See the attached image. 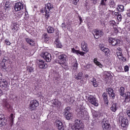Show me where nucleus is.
I'll list each match as a JSON object with an SVG mask.
<instances>
[{
    "label": "nucleus",
    "instance_id": "obj_7",
    "mask_svg": "<svg viewBox=\"0 0 130 130\" xmlns=\"http://www.w3.org/2000/svg\"><path fill=\"white\" fill-rule=\"evenodd\" d=\"M109 42L112 44L113 46H119L121 41L116 38H110L109 39Z\"/></svg>",
    "mask_w": 130,
    "mask_h": 130
},
{
    "label": "nucleus",
    "instance_id": "obj_3",
    "mask_svg": "<svg viewBox=\"0 0 130 130\" xmlns=\"http://www.w3.org/2000/svg\"><path fill=\"white\" fill-rule=\"evenodd\" d=\"M120 93L121 96L125 98V102H129L130 101V92H127L124 93V88L123 87H121L120 88Z\"/></svg>",
    "mask_w": 130,
    "mask_h": 130
},
{
    "label": "nucleus",
    "instance_id": "obj_47",
    "mask_svg": "<svg viewBox=\"0 0 130 130\" xmlns=\"http://www.w3.org/2000/svg\"><path fill=\"white\" fill-rule=\"evenodd\" d=\"M103 96L104 97V99L105 100V101H106V100H107V94H106V93L104 92L103 94Z\"/></svg>",
    "mask_w": 130,
    "mask_h": 130
},
{
    "label": "nucleus",
    "instance_id": "obj_36",
    "mask_svg": "<svg viewBox=\"0 0 130 130\" xmlns=\"http://www.w3.org/2000/svg\"><path fill=\"white\" fill-rule=\"evenodd\" d=\"M102 51L104 52L105 55H108V54L110 53V50L109 49H108V48H106Z\"/></svg>",
    "mask_w": 130,
    "mask_h": 130
},
{
    "label": "nucleus",
    "instance_id": "obj_31",
    "mask_svg": "<svg viewBox=\"0 0 130 130\" xmlns=\"http://www.w3.org/2000/svg\"><path fill=\"white\" fill-rule=\"evenodd\" d=\"M47 31L48 33H49L50 34L54 33V28H53L51 26H49L47 28Z\"/></svg>",
    "mask_w": 130,
    "mask_h": 130
},
{
    "label": "nucleus",
    "instance_id": "obj_4",
    "mask_svg": "<svg viewBox=\"0 0 130 130\" xmlns=\"http://www.w3.org/2000/svg\"><path fill=\"white\" fill-rule=\"evenodd\" d=\"M53 8L52 4L50 3H48L46 4L45 7V17L46 19H48V17L50 16V10Z\"/></svg>",
    "mask_w": 130,
    "mask_h": 130
},
{
    "label": "nucleus",
    "instance_id": "obj_44",
    "mask_svg": "<svg viewBox=\"0 0 130 130\" xmlns=\"http://www.w3.org/2000/svg\"><path fill=\"white\" fill-rule=\"evenodd\" d=\"M106 48L104 47V44H100V49H101V50L102 51H103L104 49H106Z\"/></svg>",
    "mask_w": 130,
    "mask_h": 130
},
{
    "label": "nucleus",
    "instance_id": "obj_10",
    "mask_svg": "<svg viewBox=\"0 0 130 130\" xmlns=\"http://www.w3.org/2000/svg\"><path fill=\"white\" fill-rule=\"evenodd\" d=\"M2 73H0V87L1 88H8V82L5 79H3Z\"/></svg>",
    "mask_w": 130,
    "mask_h": 130
},
{
    "label": "nucleus",
    "instance_id": "obj_13",
    "mask_svg": "<svg viewBox=\"0 0 130 130\" xmlns=\"http://www.w3.org/2000/svg\"><path fill=\"white\" fill-rule=\"evenodd\" d=\"M24 9V5L22 3H17L15 4L14 7V10L16 12L19 11H21V10H23Z\"/></svg>",
    "mask_w": 130,
    "mask_h": 130
},
{
    "label": "nucleus",
    "instance_id": "obj_6",
    "mask_svg": "<svg viewBox=\"0 0 130 130\" xmlns=\"http://www.w3.org/2000/svg\"><path fill=\"white\" fill-rule=\"evenodd\" d=\"M41 56L45 59L47 62L51 61V54L48 52H42Z\"/></svg>",
    "mask_w": 130,
    "mask_h": 130
},
{
    "label": "nucleus",
    "instance_id": "obj_19",
    "mask_svg": "<svg viewBox=\"0 0 130 130\" xmlns=\"http://www.w3.org/2000/svg\"><path fill=\"white\" fill-rule=\"evenodd\" d=\"M39 67L40 69H46L47 68V64L44 61L40 60L39 61Z\"/></svg>",
    "mask_w": 130,
    "mask_h": 130
},
{
    "label": "nucleus",
    "instance_id": "obj_22",
    "mask_svg": "<svg viewBox=\"0 0 130 130\" xmlns=\"http://www.w3.org/2000/svg\"><path fill=\"white\" fill-rule=\"evenodd\" d=\"M15 118V115L13 114H11L10 115V117L9 118V122H10V127H12L13 126V124H14V119Z\"/></svg>",
    "mask_w": 130,
    "mask_h": 130
},
{
    "label": "nucleus",
    "instance_id": "obj_34",
    "mask_svg": "<svg viewBox=\"0 0 130 130\" xmlns=\"http://www.w3.org/2000/svg\"><path fill=\"white\" fill-rule=\"evenodd\" d=\"M64 115L66 117V119H68V120L71 119V118L73 117V113H72V112L65 114Z\"/></svg>",
    "mask_w": 130,
    "mask_h": 130
},
{
    "label": "nucleus",
    "instance_id": "obj_28",
    "mask_svg": "<svg viewBox=\"0 0 130 130\" xmlns=\"http://www.w3.org/2000/svg\"><path fill=\"white\" fill-rule=\"evenodd\" d=\"M55 44L56 45V47L58 48H61L62 46L61 45V43L59 41L58 39H56L55 41Z\"/></svg>",
    "mask_w": 130,
    "mask_h": 130
},
{
    "label": "nucleus",
    "instance_id": "obj_21",
    "mask_svg": "<svg viewBox=\"0 0 130 130\" xmlns=\"http://www.w3.org/2000/svg\"><path fill=\"white\" fill-rule=\"evenodd\" d=\"M72 52H73V53H75L76 54H80V55H84V54H85V52H82L80 50H77L76 49H75V48H72Z\"/></svg>",
    "mask_w": 130,
    "mask_h": 130
},
{
    "label": "nucleus",
    "instance_id": "obj_63",
    "mask_svg": "<svg viewBox=\"0 0 130 130\" xmlns=\"http://www.w3.org/2000/svg\"><path fill=\"white\" fill-rule=\"evenodd\" d=\"M15 29H16V30H18V29H17V28H15Z\"/></svg>",
    "mask_w": 130,
    "mask_h": 130
},
{
    "label": "nucleus",
    "instance_id": "obj_12",
    "mask_svg": "<svg viewBox=\"0 0 130 130\" xmlns=\"http://www.w3.org/2000/svg\"><path fill=\"white\" fill-rule=\"evenodd\" d=\"M117 55L120 60H124V61H125V59L123 57V56L122 55V50H121L120 48H117Z\"/></svg>",
    "mask_w": 130,
    "mask_h": 130
},
{
    "label": "nucleus",
    "instance_id": "obj_9",
    "mask_svg": "<svg viewBox=\"0 0 130 130\" xmlns=\"http://www.w3.org/2000/svg\"><path fill=\"white\" fill-rule=\"evenodd\" d=\"M104 33L102 30H99L98 29H94L93 31V35L94 36V38L95 39H98L100 38L101 36H103Z\"/></svg>",
    "mask_w": 130,
    "mask_h": 130
},
{
    "label": "nucleus",
    "instance_id": "obj_40",
    "mask_svg": "<svg viewBox=\"0 0 130 130\" xmlns=\"http://www.w3.org/2000/svg\"><path fill=\"white\" fill-rule=\"evenodd\" d=\"M109 24L113 27L114 26H116V22L114 20H111L109 22Z\"/></svg>",
    "mask_w": 130,
    "mask_h": 130
},
{
    "label": "nucleus",
    "instance_id": "obj_52",
    "mask_svg": "<svg viewBox=\"0 0 130 130\" xmlns=\"http://www.w3.org/2000/svg\"><path fill=\"white\" fill-rule=\"evenodd\" d=\"M124 69L125 72H128V66H125Z\"/></svg>",
    "mask_w": 130,
    "mask_h": 130
},
{
    "label": "nucleus",
    "instance_id": "obj_48",
    "mask_svg": "<svg viewBox=\"0 0 130 130\" xmlns=\"http://www.w3.org/2000/svg\"><path fill=\"white\" fill-rule=\"evenodd\" d=\"M5 43L7 45H11V42L9 41V39H6L5 40Z\"/></svg>",
    "mask_w": 130,
    "mask_h": 130
},
{
    "label": "nucleus",
    "instance_id": "obj_17",
    "mask_svg": "<svg viewBox=\"0 0 130 130\" xmlns=\"http://www.w3.org/2000/svg\"><path fill=\"white\" fill-rule=\"evenodd\" d=\"M107 92L108 93L109 97L110 98H114L115 97V93L113 91V89L111 88H108L106 89Z\"/></svg>",
    "mask_w": 130,
    "mask_h": 130
},
{
    "label": "nucleus",
    "instance_id": "obj_25",
    "mask_svg": "<svg viewBox=\"0 0 130 130\" xmlns=\"http://www.w3.org/2000/svg\"><path fill=\"white\" fill-rule=\"evenodd\" d=\"M98 59L97 58H95L93 59L94 63H95V64H96V66H98V67H99V68L102 69V68H103V65L100 62L98 61Z\"/></svg>",
    "mask_w": 130,
    "mask_h": 130
},
{
    "label": "nucleus",
    "instance_id": "obj_38",
    "mask_svg": "<svg viewBox=\"0 0 130 130\" xmlns=\"http://www.w3.org/2000/svg\"><path fill=\"white\" fill-rule=\"evenodd\" d=\"M71 112V107H67L64 109V114H67V113H70Z\"/></svg>",
    "mask_w": 130,
    "mask_h": 130
},
{
    "label": "nucleus",
    "instance_id": "obj_16",
    "mask_svg": "<svg viewBox=\"0 0 130 130\" xmlns=\"http://www.w3.org/2000/svg\"><path fill=\"white\" fill-rule=\"evenodd\" d=\"M81 48L83 51H85V52H88V51H89L88 45H87V43L85 41H82L81 42Z\"/></svg>",
    "mask_w": 130,
    "mask_h": 130
},
{
    "label": "nucleus",
    "instance_id": "obj_24",
    "mask_svg": "<svg viewBox=\"0 0 130 130\" xmlns=\"http://www.w3.org/2000/svg\"><path fill=\"white\" fill-rule=\"evenodd\" d=\"M88 77L89 75L86 74L85 76L82 78V79L80 81L81 85H84V84L87 82V79H88Z\"/></svg>",
    "mask_w": 130,
    "mask_h": 130
},
{
    "label": "nucleus",
    "instance_id": "obj_46",
    "mask_svg": "<svg viewBox=\"0 0 130 130\" xmlns=\"http://www.w3.org/2000/svg\"><path fill=\"white\" fill-rule=\"evenodd\" d=\"M110 6L111 8H114L115 7V3H114L113 1H111L110 4Z\"/></svg>",
    "mask_w": 130,
    "mask_h": 130
},
{
    "label": "nucleus",
    "instance_id": "obj_30",
    "mask_svg": "<svg viewBox=\"0 0 130 130\" xmlns=\"http://www.w3.org/2000/svg\"><path fill=\"white\" fill-rule=\"evenodd\" d=\"M26 41L27 42V43H28V44H29V45H34L35 44V42L34 40H33L32 39H29V38H27L26 39Z\"/></svg>",
    "mask_w": 130,
    "mask_h": 130
},
{
    "label": "nucleus",
    "instance_id": "obj_58",
    "mask_svg": "<svg viewBox=\"0 0 130 130\" xmlns=\"http://www.w3.org/2000/svg\"><path fill=\"white\" fill-rule=\"evenodd\" d=\"M55 55H57V54H59V52H55Z\"/></svg>",
    "mask_w": 130,
    "mask_h": 130
},
{
    "label": "nucleus",
    "instance_id": "obj_60",
    "mask_svg": "<svg viewBox=\"0 0 130 130\" xmlns=\"http://www.w3.org/2000/svg\"><path fill=\"white\" fill-rule=\"evenodd\" d=\"M61 26L62 27H66V25L63 23L62 24Z\"/></svg>",
    "mask_w": 130,
    "mask_h": 130
},
{
    "label": "nucleus",
    "instance_id": "obj_51",
    "mask_svg": "<svg viewBox=\"0 0 130 130\" xmlns=\"http://www.w3.org/2000/svg\"><path fill=\"white\" fill-rule=\"evenodd\" d=\"M118 72H122V71H123V69H122V67L121 66L118 67Z\"/></svg>",
    "mask_w": 130,
    "mask_h": 130
},
{
    "label": "nucleus",
    "instance_id": "obj_35",
    "mask_svg": "<svg viewBox=\"0 0 130 130\" xmlns=\"http://www.w3.org/2000/svg\"><path fill=\"white\" fill-rule=\"evenodd\" d=\"M5 102H5L4 105L5 107H6L7 109H12V107L10 105L9 103L7 102V100H5Z\"/></svg>",
    "mask_w": 130,
    "mask_h": 130
},
{
    "label": "nucleus",
    "instance_id": "obj_62",
    "mask_svg": "<svg viewBox=\"0 0 130 130\" xmlns=\"http://www.w3.org/2000/svg\"><path fill=\"white\" fill-rule=\"evenodd\" d=\"M15 29H16V30H18V29H17V28H15Z\"/></svg>",
    "mask_w": 130,
    "mask_h": 130
},
{
    "label": "nucleus",
    "instance_id": "obj_2",
    "mask_svg": "<svg viewBox=\"0 0 130 130\" xmlns=\"http://www.w3.org/2000/svg\"><path fill=\"white\" fill-rule=\"evenodd\" d=\"M72 128L74 130H84V125H83L81 120L77 119L75 120V123Z\"/></svg>",
    "mask_w": 130,
    "mask_h": 130
},
{
    "label": "nucleus",
    "instance_id": "obj_45",
    "mask_svg": "<svg viewBox=\"0 0 130 130\" xmlns=\"http://www.w3.org/2000/svg\"><path fill=\"white\" fill-rule=\"evenodd\" d=\"M71 2H72V3L74 5H78V3H79V0H70Z\"/></svg>",
    "mask_w": 130,
    "mask_h": 130
},
{
    "label": "nucleus",
    "instance_id": "obj_20",
    "mask_svg": "<svg viewBox=\"0 0 130 130\" xmlns=\"http://www.w3.org/2000/svg\"><path fill=\"white\" fill-rule=\"evenodd\" d=\"M110 109L112 112H115L117 109H118V106L117 104L115 103H113L110 107Z\"/></svg>",
    "mask_w": 130,
    "mask_h": 130
},
{
    "label": "nucleus",
    "instance_id": "obj_15",
    "mask_svg": "<svg viewBox=\"0 0 130 130\" xmlns=\"http://www.w3.org/2000/svg\"><path fill=\"white\" fill-rule=\"evenodd\" d=\"M58 58L61 61L60 63L61 64H64V63H66V62L67 61V55L64 54L59 55L58 56Z\"/></svg>",
    "mask_w": 130,
    "mask_h": 130
},
{
    "label": "nucleus",
    "instance_id": "obj_32",
    "mask_svg": "<svg viewBox=\"0 0 130 130\" xmlns=\"http://www.w3.org/2000/svg\"><path fill=\"white\" fill-rule=\"evenodd\" d=\"M90 82L92 85H93V87H98V84H97V81L95 78H92V80H90Z\"/></svg>",
    "mask_w": 130,
    "mask_h": 130
},
{
    "label": "nucleus",
    "instance_id": "obj_43",
    "mask_svg": "<svg viewBox=\"0 0 130 130\" xmlns=\"http://www.w3.org/2000/svg\"><path fill=\"white\" fill-rule=\"evenodd\" d=\"M93 116H94V117H98V112L93 110L92 111Z\"/></svg>",
    "mask_w": 130,
    "mask_h": 130
},
{
    "label": "nucleus",
    "instance_id": "obj_56",
    "mask_svg": "<svg viewBox=\"0 0 130 130\" xmlns=\"http://www.w3.org/2000/svg\"><path fill=\"white\" fill-rule=\"evenodd\" d=\"M105 75H106L107 78H108V77H109V75H107V72H105Z\"/></svg>",
    "mask_w": 130,
    "mask_h": 130
},
{
    "label": "nucleus",
    "instance_id": "obj_11",
    "mask_svg": "<svg viewBox=\"0 0 130 130\" xmlns=\"http://www.w3.org/2000/svg\"><path fill=\"white\" fill-rule=\"evenodd\" d=\"M88 102L89 103H91L92 105H94V106H98V101H97V99L95 98V97L93 96V95H90L88 98Z\"/></svg>",
    "mask_w": 130,
    "mask_h": 130
},
{
    "label": "nucleus",
    "instance_id": "obj_23",
    "mask_svg": "<svg viewBox=\"0 0 130 130\" xmlns=\"http://www.w3.org/2000/svg\"><path fill=\"white\" fill-rule=\"evenodd\" d=\"M52 104L54 105V107H60V102L57 100H54L51 102Z\"/></svg>",
    "mask_w": 130,
    "mask_h": 130
},
{
    "label": "nucleus",
    "instance_id": "obj_54",
    "mask_svg": "<svg viewBox=\"0 0 130 130\" xmlns=\"http://www.w3.org/2000/svg\"><path fill=\"white\" fill-rule=\"evenodd\" d=\"M114 15L115 16H118V15H119V13H118V12H115Z\"/></svg>",
    "mask_w": 130,
    "mask_h": 130
},
{
    "label": "nucleus",
    "instance_id": "obj_8",
    "mask_svg": "<svg viewBox=\"0 0 130 130\" xmlns=\"http://www.w3.org/2000/svg\"><path fill=\"white\" fill-rule=\"evenodd\" d=\"M38 106H39V103L36 100H34L30 101L29 108L30 110H34Z\"/></svg>",
    "mask_w": 130,
    "mask_h": 130
},
{
    "label": "nucleus",
    "instance_id": "obj_29",
    "mask_svg": "<svg viewBox=\"0 0 130 130\" xmlns=\"http://www.w3.org/2000/svg\"><path fill=\"white\" fill-rule=\"evenodd\" d=\"M5 117L3 115H0V127L5 124Z\"/></svg>",
    "mask_w": 130,
    "mask_h": 130
},
{
    "label": "nucleus",
    "instance_id": "obj_61",
    "mask_svg": "<svg viewBox=\"0 0 130 130\" xmlns=\"http://www.w3.org/2000/svg\"><path fill=\"white\" fill-rule=\"evenodd\" d=\"M15 29H16V30H18V29H17V28H15Z\"/></svg>",
    "mask_w": 130,
    "mask_h": 130
},
{
    "label": "nucleus",
    "instance_id": "obj_50",
    "mask_svg": "<svg viewBox=\"0 0 130 130\" xmlns=\"http://www.w3.org/2000/svg\"><path fill=\"white\" fill-rule=\"evenodd\" d=\"M2 64H3V66H2V69L4 70H7V67H6V65L5 64V63L4 62H2Z\"/></svg>",
    "mask_w": 130,
    "mask_h": 130
},
{
    "label": "nucleus",
    "instance_id": "obj_5",
    "mask_svg": "<svg viewBox=\"0 0 130 130\" xmlns=\"http://www.w3.org/2000/svg\"><path fill=\"white\" fill-rule=\"evenodd\" d=\"M119 120L121 122V126H122L123 129L128 126V120H127V118L119 116Z\"/></svg>",
    "mask_w": 130,
    "mask_h": 130
},
{
    "label": "nucleus",
    "instance_id": "obj_33",
    "mask_svg": "<svg viewBox=\"0 0 130 130\" xmlns=\"http://www.w3.org/2000/svg\"><path fill=\"white\" fill-rule=\"evenodd\" d=\"M42 39L44 40L45 42H47L49 40V38L47 34H44L42 36Z\"/></svg>",
    "mask_w": 130,
    "mask_h": 130
},
{
    "label": "nucleus",
    "instance_id": "obj_55",
    "mask_svg": "<svg viewBox=\"0 0 130 130\" xmlns=\"http://www.w3.org/2000/svg\"><path fill=\"white\" fill-rule=\"evenodd\" d=\"M127 16L130 17V9L128 10V13H127Z\"/></svg>",
    "mask_w": 130,
    "mask_h": 130
},
{
    "label": "nucleus",
    "instance_id": "obj_57",
    "mask_svg": "<svg viewBox=\"0 0 130 130\" xmlns=\"http://www.w3.org/2000/svg\"><path fill=\"white\" fill-rule=\"evenodd\" d=\"M3 95V91H2L0 89V96H2Z\"/></svg>",
    "mask_w": 130,
    "mask_h": 130
},
{
    "label": "nucleus",
    "instance_id": "obj_1",
    "mask_svg": "<svg viewBox=\"0 0 130 130\" xmlns=\"http://www.w3.org/2000/svg\"><path fill=\"white\" fill-rule=\"evenodd\" d=\"M77 112H78V115L79 116L84 117L86 119L89 118V114L88 113V112L85 110V108L83 107H81L80 109H78Z\"/></svg>",
    "mask_w": 130,
    "mask_h": 130
},
{
    "label": "nucleus",
    "instance_id": "obj_41",
    "mask_svg": "<svg viewBox=\"0 0 130 130\" xmlns=\"http://www.w3.org/2000/svg\"><path fill=\"white\" fill-rule=\"evenodd\" d=\"M27 71H28L29 73H33L34 71V68H33L32 67H27Z\"/></svg>",
    "mask_w": 130,
    "mask_h": 130
},
{
    "label": "nucleus",
    "instance_id": "obj_49",
    "mask_svg": "<svg viewBox=\"0 0 130 130\" xmlns=\"http://www.w3.org/2000/svg\"><path fill=\"white\" fill-rule=\"evenodd\" d=\"M117 19L119 21V22H120L121 21V15L119 14L117 16Z\"/></svg>",
    "mask_w": 130,
    "mask_h": 130
},
{
    "label": "nucleus",
    "instance_id": "obj_39",
    "mask_svg": "<svg viewBox=\"0 0 130 130\" xmlns=\"http://www.w3.org/2000/svg\"><path fill=\"white\" fill-rule=\"evenodd\" d=\"M107 2V0H101L100 7H102V6H104L105 7H106L107 5L106 4Z\"/></svg>",
    "mask_w": 130,
    "mask_h": 130
},
{
    "label": "nucleus",
    "instance_id": "obj_14",
    "mask_svg": "<svg viewBox=\"0 0 130 130\" xmlns=\"http://www.w3.org/2000/svg\"><path fill=\"white\" fill-rule=\"evenodd\" d=\"M56 126L58 130H64L63 124L60 120H57L56 121Z\"/></svg>",
    "mask_w": 130,
    "mask_h": 130
},
{
    "label": "nucleus",
    "instance_id": "obj_26",
    "mask_svg": "<svg viewBox=\"0 0 130 130\" xmlns=\"http://www.w3.org/2000/svg\"><path fill=\"white\" fill-rule=\"evenodd\" d=\"M75 78L76 80H81L83 78V73L79 72L77 75H75Z\"/></svg>",
    "mask_w": 130,
    "mask_h": 130
},
{
    "label": "nucleus",
    "instance_id": "obj_37",
    "mask_svg": "<svg viewBox=\"0 0 130 130\" xmlns=\"http://www.w3.org/2000/svg\"><path fill=\"white\" fill-rule=\"evenodd\" d=\"M117 9L119 12H123V11H124V7L123 5H119Z\"/></svg>",
    "mask_w": 130,
    "mask_h": 130
},
{
    "label": "nucleus",
    "instance_id": "obj_27",
    "mask_svg": "<svg viewBox=\"0 0 130 130\" xmlns=\"http://www.w3.org/2000/svg\"><path fill=\"white\" fill-rule=\"evenodd\" d=\"M71 64L73 70H76L78 69V63L77 60H74Z\"/></svg>",
    "mask_w": 130,
    "mask_h": 130
},
{
    "label": "nucleus",
    "instance_id": "obj_53",
    "mask_svg": "<svg viewBox=\"0 0 130 130\" xmlns=\"http://www.w3.org/2000/svg\"><path fill=\"white\" fill-rule=\"evenodd\" d=\"M114 33H118V30H117V28L116 27H114Z\"/></svg>",
    "mask_w": 130,
    "mask_h": 130
},
{
    "label": "nucleus",
    "instance_id": "obj_42",
    "mask_svg": "<svg viewBox=\"0 0 130 130\" xmlns=\"http://www.w3.org/2000/svg\"><path fill=\"white\" fill-rule=\"evenodd\" d=\"M10 6H11V3L9 2V1H7L5 4V8L8 9V8H10Z\"/></svg>",
    "mask_w": 130,
    "mask_h": 130
},
{
    "label": "nucleus",
    "instance_id": "obj_18",
    "mask_svg": "<svg viewBox=\"0 0 130 130\" xmlns=\"http://www.w3.org/2000/svg\"><path fill=\"white\" fill-rule=\"evenodd\" d=\"M102 125L103 130H110V124L106 121H103Z\"/></svg>",
    "mask_w": 130,
    "mask_h": 130
},
{
    "label": "nucleus",
    "instance_id": "obj_59",
    "mask_svg": "<svg viewBox=\"0 0 130 130\" xmlns=\"http://www.w3.org/2000/svg\"><path fill=\"white\" fill-rule=\"evenodd\" d=\"M79 21H80V22H82V18H81V17H79Z\"/></svg>",
    "mask_w": 130,
    "mask_h": 130
}]
</instances>
